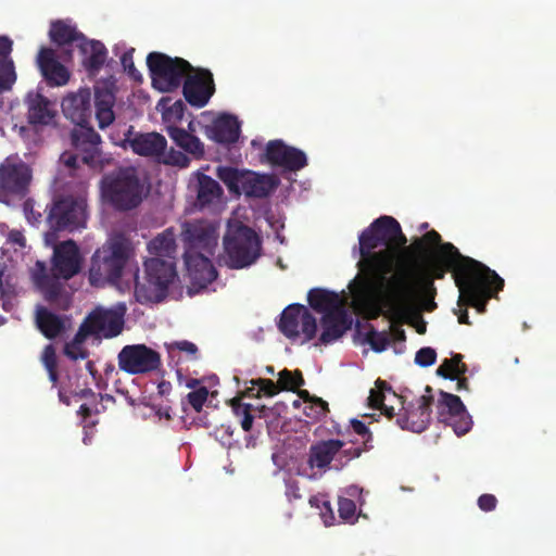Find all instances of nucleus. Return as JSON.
<instances>
[{
	"mask_svg": "<svg viewBox=\"0 0 556 556\" xmlns=\"http://www.w3.org/2000/svg\"><path fill=\"white\" fill-rule=\"evenodd\" d=\"M362 260L358 267L365 274L356 277L350 289L359 300L369 301L375 293L372 317L382 307L396 316L412 312L416 303H422L429 312L437 307L434 280L443 279L452 271L460 295L458 303L484 313L486 304L504 288V279L483 263L463 255L453 243H445L428 270L416 275L410 268L396 269L397 249L406 245L407 238L400 223L392 216L375 219L358 238Z\"/></svg>",
	"mask_w": 556,
	"mask_h": 556,
	"instance_id": "1",
	"label": "nucleus"
},
{
	"mask_svg": "<svg viewBox=\"0 0 556 556\" xmlns=\"http://www.w3.org/2000/svg\"><path fill=\"white\" fill-rule=\"evenodd\" d=\"M101 191L104 200L118 212L137 208L146 195L144 184L134 167H121L104 175Z\"/></svg>",
	"mask_w": 556,
	"mask_h": 556,
	"instance_id": "2",
	"label": "nucleus"
},
{
	"mask_svg": "<svg viewBox=\"0 0 556 556\" xmlns=\"http://www.w3.org/2000/svg\"><path fill=\"white\" fill-rule=\"evenodd\" d=\"M177 277L174 261L151 257L144 262L142 279L135 276V296L141 304L160 303L168 293L169 286Z\"/></svg>",
	"mask_w": 556,
	"mask_h": 556,
	"instance_id": "3",
	"label": "nucleus"
},
{
	"mask_svg": "<svg viewBox=\"0 0 556 556\" xmlns=\"http://www.w3.org/2000/svg\"><path fill=\"white\" fill-rule=\"evenodd\" d=\"M129 253L126 242L114 238L97 249L91 257L89 282L94 287L106 283L116 285L128 261Z\"/></svg>",
	"mask_w": 556,
	"mask_h": 556,
	"instance_id": "4",
	"label": "nucleus"
},
{
	"mask_svg": "<svg viewBox=\"0 0 556 556\" xmlns=\"http://www.w3.org/2000/svg\"><path fill=\"white\" fill-rule=\"evenodd\" d=\"M223 243L230 268L248 267L261 255L260 237L252 228L241 223L228 225Z\"/></svg>",
	"mask_w": 556,
	"mask_h": 556,
	"instance_id": "5",
	"label": "nucleus"
},
{
	"mask_svg": "<svg viewBox=\"0 0 556 556\" xmlns=\"http://www.w3.org/2000/svg\"><path fill=\"white\" fill-rule=\"evenodd\" d=\"M217 177L230 193L236 195L244 193L248 198L256 199L268 197L279 185V179L275 175L240 170L230 166L218 167Z\"/></svg>",
	"mask_w": 556,
	"mask_h": 556,
	"instance_id": "6",
	"label": "nucleus"
},
{
	"mask_svg": "<svg viewBox=\"0 0 556 556\" xmlns=\"http://www.w3.org/2000/svg\"><path fill=\"white\" fill-rule=\"evenodd\" d=\"M152 86L162 92L178 89L188 74L193 71L191 64L182 58H172L162 52H150L147 56Z\"/></svg>",
	"mask_w": 556,
	"mask_h": 556,
	"instance_id": "7",
	"label": "nucleus"
},
{
	"mask_svg": "<svg viewBox=\"0 0 556 556\" xmlns=\"http://www.w3.org/2000/svg\"><path fill=\"white\" fill-rule=\"evenodd\" d=\"M31 168L20 160L7 157L0 164V202L7 205L14 199H23L29 192Z\"/></svg>",
	"mask_w": 556,
	"mask_h": 556,
	"instance_id": "8",
	"label": "nucleus"
},
{
	"mask_svg": "<svg viewBox=\"0 0 556 556\" xmlns=\"http://www.w3.org/2000/svg\"><path fill=\"white\" fill-rule=\"evenodd\" d=\"M59 236L54 231L45 233V242L53 248L51 273L63 280H68L80 273L83 256L77 243L72 240L58 242Z\"/></svg>",
	"mask_w": 556,
	"mask_h": 556,
	"instance_id": "9",
	"label": "nucleus"
},
{
	"mask_svg": "<svg viewBox=\"0 0 556 556\" xmlns=\"http://www.w3.org/2000/svg\"><path fill=\"white\" fill-rule=\"evenodd\" d=\"M48 231L56 235L61 230L74 231L86 224V205L81 200L64 197L55 200L47 216Z\"/></svg>",
	"mask_w": 556,
	"mask_h": 556,
	"instance_id": "10",
	"label": "nucleus"
},
{
	"mask_svg": "<svg viewBox=\"0 0 556 556\" xmlns=\"http://www.w3.org/2000/svg\"><path fill=\"white\" fill-rule=\"evenodd\" d=\"M277 326L290 340H295L302 334V343L309 342L317 333L316 318L306 306L299 303L290 304L282 311Z\"/></svg>",
	"mask_w": 556,
	"mask_h": 556,
	"instance_id": "11",
	"label": "nucleus"
},
{
	"mask_svg": "<svg viewBox=\"0 0 556 556\" xmlns=\"http://www.w3.org/2000/svg\"><path fill=\"white\" fill-rule=\"evenodd\" d=\"M217 226L205 219L185 222L181 229L184 254H214L217 247Z\"/></svg>",
	"mask_w": 556,
	"mask_h": 556,
	"instance_id": "12",
	"label": "nucleus"
},
{
	"mask_svg": "<svg viewBox=\"0 0 556 556\" xmlns=\"http://www.w3.org/2000/svg\"><path fill=\"white\" fill-rule=\"evenodd\" d=\"M437 418L439 422L451 426L458 437L466 434L472 426L471 417L460 397L445 391L439 393Z\"/></svg>",
	"mask_w": 556,
	"mask_h": 556,
	"instance_id": "13",
	"label": "nucleus"
},
{
	"mask_svg": "<svg viewBox=\"0 0 556 556\" xmlns=\"http://www.w3.org/2000/svg\"><path fill=\"white\" fill-rule=\"evenodd\" d=\"M118 367L129 375L147 374L161 365L159 352L146 344L125 345L117 356Z\"/></svg>",
	"mask_w": 556,
	"mask_h": 556,
	"instance_id": "14",
	"label": "nucleus"
},
{
	"mask_svg": "<svg viewBox=\"0 0 556 556\" xmlns=\"http://www.w3.org/2000/svg\"><path fill=\"white\" fill-rule=\"evenodd\" d=\"M264 159L273 167L286 172H298L307 165L306 154L302 150L287 146L280 139L267 142Z\"/></svg>",
	"mask_w": 556,
	"mask_h": 556,
	"instance_id": "15",
	"label": "nucleus"
},
{
	"mask_svg": "<svg viewBox=\"0 0 556 556\" xmlns=\"http://www.w3.org/2000/svg\"><path fill=\"white\" fill-rule=\"evenodd\" d=\"M71 141L75 151L80 153V161L94 167L100 163L101 155V137L89 125L77 126L71 132Z\"/></svg>",
	"mask_w": 556,
	"mask_h": 556,
	"instance_id": "16",
	"label": "nucleus"
},
{
	"mask_svg": "<svg viewBox=\"0 0 556 556\" xmlns=\"http://www.w3.org/2000/svg\"><path fill=\"white\" fill-rule=\"evenodd\" d=\"M213 75L208 70H198L184 79L182 93L186 101L195 108H203L214 93Z\"/></svg>",
	"mask_w": 556,
	"mask_h": 556,
	"instance_id": "17",
	"label": "nucleus"
},
{
	"mask_svg": "<svg viewBox=\"0 0 556 556\" xmlns=\"http://www.w3.org/2000/svg\"><path fill=\"white\" fill-rule=\"evenodd\" d=\"M432 388L427 386L426 393L421 395L416 403V407L407 408L403 416L396 419L397 425L403 430H410L416 433L425 431L431 419V405L433 396Z\"/></svg>",
	"mask_w": 556,
	"mask_h": 556,
	"instance_id": "18",
	"label": "nucleus"
},
{
	"mask_svg": "<svg viewBox=\"0 0 556 556\" xmlns=\"http://www.w3.org/2000/svg\"><path fill=\"white\" fill-rule=\"evenodd\" d=\"M92 94L90 89H79L66 96L62 101V111L76 126L89 125L92 115Z\"/></svg>",
	"mask_w": 556,
	"mask_h": 556,
	"instance_id": "19",
	"label": "nucleus"
},
{
	"mask_svg": "<svg viewBox=\"0 0 556 556\" xmlns=\"http://www.w3.org/2000/svg\"><path fill=\"white\" fill-rule=\"evenodd\" d=\"M27 121L33 126L55 124L56 110L52 101L40 92H29L26 97Z\"/></svg>",
	"mask_w": 556,
	"mask_h": 556,
	"instance_id": "20",
	"label": "nucleus"
},
{
	"mask_svg": "<svg viewBox=\"0 0 556 556\" xmlns=\"http://www.w3.org/2000/svg\"><path fill=\"white\" fill-rule=\"evenodd\" d=\"M85 319L96 336H103L104 338L118 336L124 327L123 315L111 309L97 308Z\"/></svg>",
	"mask_w": 556,
	"mask_h": 556,
	"instance_id": "21",
	"label": "nucleus"
},
{
	"mask_svg": "<svg viewBox=\"0 0 556 556\" xmlns=\"http://www.w3.org/2000/svg\"><path fill=\"white\" fill-rule=\"evenodd\" d=\"M213 255L208 253L184 254L192 282L201 288L206 287L217 277V271L211 261Z\"/></svg>",
	"mask_w": 556,
	"mask_h": 556,
	"instance_id": "22",
	"label": "nucleus"
},
{
	"mask_svg": "<svg viewBox=\"0 0 556 556\" xmlns=\"http://www.w3.org/2000/svg\"><path fill=\"white\" fill-rule=\"evenodd\" d=\"M321 333L319 343L328 345L340 339L352 325L351 317L346 309L330 312L321 316Z\"/></svg>",
	"mask_w": 556,
	"mask_h": 556,
	"instance_id": "23",
	"label": "nucleus"
},
{
	"mask_svg": "<svg viewBox=\"0 0 556 556\" xmlns=\"http://www.w3.org/2000/svg\"><path fill=\"white\" fill-rule=\"evenodd\" d=\"M37 62L43 78L50 86H63L68 81V71L60 63L51 48H41Z\"/></svg>",
	"mask_w": 556,
	"mask_h": 556,
	"instance_id": "24",
	"label": "nucleus"
},
{
	"mask_svg": "<svg viewBox=\"0 0 556 556\" xmlns=\"http://www.w3.org/2000/svg\"><path fill=\"white\" fill-rule=\"evenodd\" d=\"M83 54V66L90 76H96L108 59V49L99 40H89L81 37V41L77 45Z\"/></svg>",
	"mask_w": 556,
	"mask_h": 556,
	"instance_id": "25",
	"label": "nucleus"
},
{
	"mask_svg": "<svg viewBox=\"0 0 556 556\" xmlns=\"http://www.w3.org/2000/svg\"><path fill=\"white\" fill-rule=\"evenodd\" d=\"M344 445L339 439L318 441L309 447L307 464L311 468L326 469Z\"/></svg>",
	"mask_w": 556,
	"mask_h": 556,
	"instance_id": "26",
	"label": "nucleus"
},
{
	"mask_svg": "<svg viewBox=\"0 0 556 556\" xmlns=\"http://www.w3.org/2000/svg\"><path fill=\"white\" fill-rule=\"evenodd\" d=\"M208 131L210 138L217 143H235L240 136V123L236 116L223 114L213 122Z\"/></svg>",
	"mask_w": 556,
	"mask_h": 556,
	"instance_id": "27",
	"label": "nucleus"
},
{
	"mask_svg": "<svg viewBox=\"0 0 556 556\" xmlns=\"http://www.w3.org/2000/svg\"><path fill=\"white\" fill-rule=\"evenodd\" d=\"M12 49L13 41L8 36H0V94L10 91L17 78Z\"/></svg>",
	"mask_w": 556,
	"mask_h": 556,
	"instance_id": "28",
	"label": "nucleus"
},
{
	"mask_svg": "<svg viewBox=\"0 0 556 556\" xmlns=\"http://www.w3.org/2000/svg\"><path fill=\"white\" fill-rule=\"evenodd\" d=\"M166 144L165 137L156 132L139 134L129 140L131 150L142 156H160Z\"/></svg>",
	"mask_w": 556,
	"mask_h": 556,
	"instance_id": "29",
	"label": "nucleus"
},
{
	"mask_svg": "<svg viewBox=\"0 0 556 556\" xmlns=\"http://www.w3.org/2000/svg\"><path fill=\"white\" fill-rule=\"evenodd\" d=\"M307 302L315 312L323 315L345 309L340 295L326 289L314 288L309 290L307 293Z\"/></svg>",
	"mask_w": 556,
	"mask_h": 556,
	"instance_id": "30",
	"label": "nucleus"
},
{
	"mask_svg": "<svg viewBox=\"0 0 556 556\" xmlns=\"http://www.w3.org/2000/svg\"><path fill=\"white\" fill-rule=\"evenodd\" d=\"M115 104L114 92L106 87H97L94 91V108L96 118L101 129L110 126L114 119L115 114L113 106Z\"/></svg>",
	"mask_w": 556,
	"mask_h": 556,
	"instance_id": "31",
	"label": "nucleus"
},
{
	"mask_svg": "<svg viewBox=\"0 0 556 556\" xmlns=\"http://www.w3.org/2000/svg\"><path fill=\"white\" fill-rule=\"evenodd\" d=\"M60 279L62 277H56L53 274L52 278L41 277L38 289L50 305L59 309H67L71 301Z\"/></svg>",
	"mask_w": 556,
	"mask_h": 556,
	"instance_id": "32",
	"label": "nucleus"
},
{
	"mask_svg": "<svg viewBox=\"0 0 556 556\" xmlns=\"http://www.w3.org/2000/svg\"><path fill=\"white\" fill-rule=\"evenodd\" d=\"M148 250L154 257H166L168 261H174L177 250L174 229L167 228L159 233L148 243Z\"/></svg>",
	"mask_w": 556,
	"mask_h": 556,
	"instance_id": "33",
	"label": "nucleus"
},
{
	"mask_svg": "<svg viewBox=\"0 0 556 556\" xmlns=\"http://www.w3.org/2000/svg\"><path fill=\"white\" fill-rule=\"evenodd\" d=\"M167 135L179 148L184 149L186 152L192 154L197 159L203 156V144L194 135L176 125L167 127Z\"/></svg>",
	"mask_w": 556,
	"mask_h": 556,
	"instance_id": "34",
	"label": "nucleus"
},
{
	"mask_svg": "<svg viewBox=\"0 0 556 556\" xmlns=\"http://www.w3.org/2000/svg\"><path fill=\"white\" fill-rule=\"evenodd\" d=\"M36 325L48 339L56 338L65 329L63 319L43 306L36 309Z\"/></svg>",
	"mask_w": 556,
	"mask_h": 556,
	"instance_id": "35",
	"label": "nucleus"
},
{
	"mask_svg": "<svg viewBox=\"0 0 556 556\" xmlns=\"http://www.w3.org/2000/svg\"><path fill=\"white\" fill-rule=\"evenodd\" d=\"M222 194L223 189L215 179L205 174L199 177L197 199L201 206L213 203L215 200H218Z\"/></svg>",
	"mask_w": 556,
	"mask_h": 556,
	"instance_id": "36",
	"label": "nucleus"
},
{
	"mask_svg": "<svg viewBox=\"0 0 556 556\" xmlns=\"http://www.w3.org/2000/svg\"><path fill=\"white\" fill-rule=\"evenodd\" d=\"M50 38L59 46H65L72 42L81 41L83 34L78 33L75 27L66 24L63 21H56L51 24L49 31Z\"/></svg>",
	"mask_w": 556,
	"mask_h": 556,
	"instance_id": "37",
	"label": "nucleus"
},
{
	"mask_svg": "<svg viewBox=\"0 0 556 556\" xmlns=\"http://www.w3.org/2000/svg\"><path fill=\"white\" fill-rule=\"evenodd\" d=\"M169 102V99L163 98L157 103V109L162 108V119L166 128L172 125L178 126L184 118L186 110V104L182 100H177L167 105Z\"/></svg>",
	"mask_w": 556,
	"mask_h": 556,
	"instance_id": "38",
	"label": "nucleus"
},
{
	"mask_svg": "<svg viewBox=\"0 0 556 556\" xmlns=\"http://www.w3.org/2000/svg\"><path fill=\"white\" fill-rule=\"evenodd\" d=\"M467 365L463 363L462 354H454L451 358H445L437 369V375L450 380H455L457 377L465 375Z\"/></svg>",
	"mask_w": 556,
	"mask_h": 556,
	"instance_id": "39",
	"label": "nucleus"
},
{
	"mask_svg": "<svg viewBox=\"0 0 556 556\" xmlns=\"http://www.w3.org/2000/svg\"><path fill=\"white\" fill-rule=\"evenodd\" d=\"M403 248L404 254L412 260V263L409 265L400 266L397 269L413 268L415 270H420L426 266L427 262H424L422 264L418 262L420 257L428 254V247L425 244V240H422L421 237L415 239L409 247L404 245Z\"/></svg>",
	"mask_w": 556,
	"mask_h": 556,
	"instance_id": "40",
	"label": "nucleus"
},
{
	"mask_svg": "<svg viewBox=\"0 0 556 556\" xmlns=\"http://www.w3.org/2000/svg\"><path fill=\"white\" fill-rule=\"evenodd\" d=\"M277 382L280 391L292 392L298 391V389L305 383L303 375L299 369L291 371L287 368L278 374Z\"/></svg>",
	"mask_w": 556,
	"mask_h": 556,
	"instance_id": "41",
	"label": "nucleus"
},
{
	"mask_svg": "<svg viewBox=\"0 0 556 556\" xmlns=\"http://www.w3.org/2000/svg\"><path fill=\"white\" fill-rule=\"evenodd\" d=\"M41 362L48 372L49 380L51 381L52 386L55 387L59 382V372L56 353L52 344H48L43 349Z\"/></svg>",
	"mask_w": 556,
	"mask_h": 556,
	"instance_id": "42",
	"label": "nucleus"
},
{
	"mask_svg": "<svg viewBox=\"0 0 556 556\" xmlns=\"http://www.w3.org/2000/svg\"><path fill=\"white\" fill-rule=\"evenodd\" d=\"M386 392H392L393 395H395L387 381L377 379L375 382V388L370 390V394L368 396V405L374 409L381 408L384 403Z\"/></svg>",
	"mask_w": 556,
	"mask_h": 556,
	"instance_id": "43",
	"label": "nucleus"
},
{
	"mask_svg": "<svg viewBox=\"0 0 556 556\" xmlns=\"http://www.w3.org/2000/svg\"><path fill=\"white\" fill-rule=\"evenodd\" d=\"M422 240H425V244L428 247H438L437 250L433 252L432 257L427 261L426 266L420 270H415L416 275H420L425 270H428V268L431 266L433 262L437 260L438 252L440 251L441 247L445 244L446 242H442L441 235L435 230L427 231L422 237ZM413 270V268H410Z\"/></svg>",
	"mask_w": 556,
	"mask_h": 556,
	"instance_id": "44",
	"label": "nucleus"
},
{
	"mask_svg": "<svg viewBox=\"0 0 556 556\" xmlns=\"http://www.w3.org/2000/svg\"><path fill=\"white\" fill-rule=\"evenodd\" d=\"M365 340L370 345V348L378 353L387 350L391 342L390 334L387 332H379L372 327L366 333Z\"/></svg>",
	"mask_w": 556,
	"mask_h": 556,
	"instance_id": "45",
	"label": "nucleus"
},
{
	"mask_svg": "<svg viewBox=\"0 0 556 556\" xmlns=\"http://www.w3.org/2000/svg\"><path fill=\"white\" fill-rule=\"evenodd\" d=\"M168 352L173 353L175 351L184 352L188 355L190 361L198 359V346L188 340L174 341L167 345Z\"/></svg>",
	"mask_w": 556,
	"mask_h": 556,
	"instance_id": "46",
	"label": "nucleus"
},
{
	"mask_svg": "<svg viewBox=\"0 0 556 556\" xmlns=\"http://www.w3.org/2000/svg\"><path fill=\"white\" fill-rule=\"evenodd\" d=\"M338 511L340 518L348 522H354L355 513H356V504L353 500L348 497H339L338 501Z\"/></svg>",
	"mask_w": 556,
	"mask_h": 556,
	"instance_id": "47",
	"label": "nucleus"
},
{
	"mask_svg": "<svg viewBox=\"0 0 556 556\" xmlns=\"http://www.w3.org/2000/svg\"><path fill=\"white\" fill-rule=\"evenodd\" d=\"M208 396L206 387H200L187 394V401L195 412H201Z\"/></svg>",
	"mask_w": 556,
	"mask_h": 556,
	"instance_id": "48",
	"label": "nucleus"
},
{
	"mask_svg": "<svg viewBox=\"0 0 556 556\" xmlns=\"http://www.w3.org/2000/svg\"><path fill=\"white\" fill-rule=\"evenodd\" d=\"M437 361V352L430 346L418 350L415 354V363L420 367H429Z\"/></svg>",
	"mask_w": 556,
	"mask_h": 556,
	"instance_id": "49",
	"label": "nucleus"
},
{
	"mask_svg": "<svg viewBox=\"0 0 556 556\" xmlns=\"http://www.w3.org/2000/svg\"><path fill=\"white\" fill-rule=\"evenodd\" d=\"M313 412H307L306 408H303V413L313 420H319L329 412L328 403L320 397L313 399Z\"/></svg>",
	"mask_w": 556,
	"mask_h": 556,
	"instance_id": "50",
	"label": "nucleus"
},
{
	"mask_svg": "<svg viewBox=\"0 0 556 556\" xmlns=\"http://www.w3.org/2000/svg\"><path fill=\"white\" fill-rule=\"evenodd\" d=\"M313 412H307L306 408H303V413L313 420H319L329 412L328 403L320 397L313 399Z\"/></svg>",
	"mask_w": 556,
	"mask_h": 556,
	"instance_id": "51",
	"label": "nucleus"
},
{
	"mask_svg": "<svg viewBox=\"0 0 556 556\" xmlns=\"http://www.w3.org/2000/svg\"><path fill=\"white\" fill-rule=\"evenodd\" d=\"M253 386L258 387V391L263 392L267 396H274L280 392L278 382H274L270 379L258 378L251 380Z\"/></svg>",
	"mask_w": 556,
	"mask_h": 556,
	"instance_id": "52",
	"label": "nucleus"
},
{
	"mask_svg": "<svg viewBox=\"0 0 556 556\" xmlns=\"http://www.w3.org/2000/svg\"><path fill=\"white\" fill-rule=\"evenodd\" d=\"M63 352L72 361L86 359L89 356V351L84 345L74 344L71 348L68 342L65 343Z\"/></svg>",
	"mask_w": 556,
	"mask_h": 556,
	"instance_id": "53",
	"label": "nucleus"
},
{
	"mask_svg": "<svg viewBox=\"0 0 556 556\" xmlns=\"http://www.w3.org/2000/svg\"><path fill=\"white\" fill-rule=\"evenodd\" d=\"M134 51H135V49H130V50L124 52L121 58V63L129 76H131L135 79H138L141 76H140L139 72L136 70L135 64H134V59H132Z\"/></svg>",
	"mask_w": 556,
	"mask_h": 556,
	"instance_id": "54",
	"label": "nucleus"
},
{
	"mask_svg": "<svg viewBox=\"0 0 556 556\" xmlns=\"http://www.w3.org/2000/svg\"><path fill=\"white\" fill-rule=\"evenodd\" d=\"M366 451L362 447H354L351 446L349 448H343L339 452L337 460L340 463L341 466L346 465L350 460L357 458L362 455V453Z\"/></svg>",
	"mask_w": 556,
	"mask_h": 556,
	"instance_id": "55",
	"label": "nucleus"
},
{
	"mask_svg": "<svg viewBox=\"0 0 556 556\" xmlns=\"http://www.w3.org/2000/svg\"><path fill=\"white\" fill-rule=\"evenodd\" d=\"M93 334H94L93 330L90 328V326L88 325V323L85 319L81 323V325L79 326L78 331L76 332V334L74 336L72 341H70L68 343H71V348H73L74 344L84 345L87 337L93 336Z\"/></svg>",
	"mask_w": 556,
	"mask_h": 556,
	"instance_id": "56",
	"label": "nucleus"
},
{
	"mask_svg": "<svg viewBox=\"0 0 556 556\" xmlns=\"http://www.w3.org/2000/svg\"><path fill=\"white\" fill-rule=\"evenodd\" d=\"M351 426L355 433L362 435L363 438H366V440L364 442V446H365V450H368L369 448L368 442L372 438V434L369 431L368 427L363 421H361L358 419H352Z\"/></svg>",
	"mask_w": 556,
	"mask_h": 556,
	"instance_id": "57",
	"label": "nucleus"
},
{
	"mask_svg": "<svg viewBox=\"0 0 556 556\" xmlns=\"http://www.w3.org/2000/svg\"><path fill=\"white\" fill-rule=\"evenodd\" d=\"M167 163L186 168L190 164V159L180 151H170Z\"/></svg>",
	"mask_w": 556,
	"mask_h": 556,
	"instance_id": "58",
	"label": "nucleus"
},
{
	"mask_svg": "<svg viewBox=\"0 0 556 556\" xmlns=\"http://www.w3.org/2000/svg\"><path fill=\"white\" fill-rule=\"evenodd\" d=\"M497 500L493 494H482L478 498V506L483 511H492L495 509Z\"/></svg>",
	"mask_w": 556,
	"mask_h": 556,
	"instance_id": "59",
	"label": "nucleus"
},
{
	"mask_svg": "<svg viewBox=\"0 0 556 556\" xmlns=\"http://www.w3.org/2000/svg\"><path fill=\"white\" fill-rule=\"evenodd\" d=\"M24 213H25V216L28 220V223H30L31 225H37L41 222V218H42V215L40 212H36L34 210V206H33V203L30 200H26L24 202Z\"/></svg>",
	"mask_w": 556,
	"mask_h": 556,
	"instance_id": "60",
	"label": "nucleus"
},
{
	"mask_svg": "<svg viewBox=\"0 0 556 556\" xmlns=\"http://www.w3.org/2000/svg\"><path fill=\"white\" fill-rule=\"evenodd\" d=\"M286 496L289 502H293L302 498L300 493L299 483L295 480H288L286 482Z\"/></svg>",
	"mask_w": 556,
	"mask_h": 556,
	"instance_id": "61",
	"label": "nucleus"
},
{
	"mask_svg": "<svg viewBox=\"0 0 556 556\" xmlns=\"http://www.w3.org/2000/svg\"><path fill=\"white\" fill-rule=\"evenodd\" d=\"M253 388L247 389L240 396H236L229 401V404L235 409H252L253 406L251 404L242 403L241 400L243 396H251Z\"/></svg>",
	"mask_w": 556,
	"mask_h": 556,
	"instance_id": "62",
	"label": "nucleus"
},
{
	"mask_svg": "<svg viewBox=\"0 0 556 556\" xmlns=\"http://www.w3.org/2000/svg\"><path fill=\"white\" fill-rule=\"evenodd\" d=\"M41 277H45V278H52V275H48L47 274V268H46V265L43 262H40L38 261L36 263V267L33 271V280H34V283L36 285V287H40V278Z\"/></svg>",
	"mask_w": 556,
	"mask_h": 556,
	"instance_id": "63",
	"label": "nucleus"
},
{
	"mask_svg": "<svg viewBox=\"0 0 556 556\" xmlns=\"http://www.w3.org/2000/svg\"><path fill=\"white\" fill-rule=\"evenodd\" d=\"M321 506L323 507L320 508V517L326 526H331L334 520V515L330 502L325 500Z\"/></svg>",
	"mask_w": 556,
	"mask_h": 556,
	"instance_id": "64",
	"label": "nucleus"
}]
</instances>
